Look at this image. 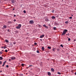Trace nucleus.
Instances as JSON below:
<instances>
[{
    "label": "nucleus",
    "mask_w": 76,
    "mask_h": 76,
    "mask_svg": "<svg viewBox=\"0 0 76 76\" xmlns=\"http://www.w3.org/2000/svg\"><path fill=\"white\" fill-rule=\"evenodd\" d=\"M21 24H20L18 25V26L16 27V28L17 29H19V28H21Z\"/></svg>",
    "instance_id": "1"
},
{
    "label": "nucleus",
    "mask_w": 76,
    "mask_h": 76,
    "mask_svg": "<svg viewBox=\"0 0 76 76\" xmlns=\"http://www.w3.org/2000/svg\"><path fill=\"white\" fill-rule=\"evenodd\" d=\"M29 23L30 24H33L34 23V22L33 20H31L29 21Z\"/></svg>",
    "instance_id": "2"
},
{
    "label": "nucleus",
    "mask_w": 76,
    "mask_h": 76,
    "mask_svg": "<svg viewBox=\"0 0 76 76\" xmlns=\"http://www.w3.org/2000/svg\"><path fill=\"white\" fill-rule=\"evenodd\" d=\"M45 36V35H44V34H42V35L40 36V38H43V37H44Z\"/></svg>",
    "instance_id": "3"
},
{
    "label": "nucleus",
    "mask_w": 76,
    "mask_h": 76,
    "mask_svg": "<svg viewBox=\"0 0 76 76\" xmlns=\"http://www.w3.org/2000/svg\"><path fill=\"white\" fill-rule=\"evenodd\" d=\"M66 33H65V32L64 31H63V33L61 34V35H64L65 34H66Z\"/></svg>",
    "instance_id": "4"
},
{
    "label": "nucleus",
    "mask_w": 76,
    "mask_h": 76,
    "mask_svg": "<svg viewBox=\"0 0 76 76\" xmlns=\"http://www.w3.org/2000/svg\"><path fill=\"white\" fill-rule=\"evenodd\" d=\"M11 1L13 4H15V1L14 0H11Z\"/></svg>",
    "instance_id": "5"
},
{
    "label": "nucleus",
    "mask_w": 76,
    "mask_h": 76,
    "mask_svg": "<svg viewBox=\"0 0 76 76\" xmlns=\"http://www.w3.org/2000/svg\"><path fill=\"white\" fill-rule=\"evenodd\" d=\"M6 63V61H5L4 63H3V64L2 65V66L4 67V64H5V63Z\"/></svg>",
    "instance_id": "6"
},
{
    "label": "nucleus",
    "mask_w": 76,
    "mask_h": 76,
    "mask_svg": "<svg viewBox=\"0 0 76 76\" xmlns=\"http://www.w3.org/2000/svg\"><path fill=\"white\" fill-rule=\"evenodd\" d=\"M12 60H15V59L16 58H15V57H11V58Z\"/></svg>",
    "instance_id": "7"
},
{
    "label": "nucleus",
    "mask_w": 76,
    "mask_h": 76,
    "mask_svg": "<svg viewBox=\"0 0 76 76\" xmlns=\"http://www.w3.org/2000/svg\"><path fill=\"white\" fill-rule=\"evenodd\" d=\"M45 20L46 22H48V21H49V20H48V19H45Z\"/></svg>",
    "instance_id": "8"
},
{
    "label": "nucleus",
    "mask_w": 76,
    "mask_h": 76,
    "mask_svg": "<svg viewBox=\"0 0 76 76\" xmlns=\"http://www.w3.org/2000/svg\"><path fill=\"white\" fill-rule=\"evenodd\" d=\"M52 18L53 20L55 19H56V17H55L54 16H52Z\"/></svg>",
    "instance_id": "9"
},
{
    "label": "nucleus",
    "mask_w": 76,
    "mask_h": 76,
    "mask_svg": "<svg viewBox=\"0 0 76 76\" xmlns=\"http://www.w3.org/2000/svg\"><path fill=\"white\" fill-rule=\"evenodd\" d=\"M42 51H44V50H45L44 47H42Z\"/></svg>",
    "instance_id": "10"
},
{
    "label": "nucleus",
    "mask_w": 76,
    "mask_h": 76,
    "mask_svg": "<svg viewBox=\"0 0 76 76\" xmlns=\"http://www.w3.org/2000/svg\"><path fill=\"white\" fill-rule=\"evenodd\" d=\"M51 70L52 72H54V69L53 68H51Z\"/></svg>",
    "instance_id": "11"
},
{
    "label": "nucleus",
    "mask_w": 76,
    "mask_h": 76,
    "mask_svg": "<svg viewBox=\"0 0 76 76\" xmlns=\"http://www.w3.org/2000/svg\"><path fill=\"white\" fill-rule=\"evenodd\" d=\"M55 25L56 26L58 25V24L57 23L55 22Z\"/></svg>",
    "instance_id": "12"
},
{
    "label": "nucleus",
    "mask_w": 76,
    "mask_h": 76,
    "mask_svg": "<svg viewBox=\"0 0 76 76\" xmlns=\"http://www.w3.org/2000/svg\"><path fill=\"white\" fill-rule=\"evenodd\" d=\"M48 75L49 76H51V73L50 72H48Z\"/></svg>",
    "instance_id": "13"
},
{
    "label": "nucleus",
    "mask_w": 76,
    "mask_h": 76,
    "mask_svg": "<svg viewBox=\"0 0 76 76\" xmlns=\"http://www.w3.org/2000/svg\"><path fill=\"white\" fill-rule=\"evenodd\" d=\"M64 32H65L66 33V32H67L68 31H67V30L65 29L64 30Z\"/></svg>",
    "instance_id": "14"
},
{
    "label": "nucleus",
    "mask_w": 76,
    "mask_h": 76,
    "mask_svg": "<svg viewBox=\"0 0 76 76\" xmlns=\"http://www.w3.org/2000/svg\"><path fill=\"white\" fill-rule=\"evenodd\" d=\"M38 26H39V28H41V26L39 24L38 25Z\"/></svg>",
    "instance_id": "15"
},
{
    "label": "nucleus",
    "mask_w": 76,
    "mask_h": 76,
    "mask_svg": "<svg viewBox=\"0 0 76 76\" xmlns=\"http://www.w3.org/2000/svg\"><path fill=\"white\" fill-rule=\"evenodd\" d=\"M3 57H1V56L0 57V60H3Z\"/></svg>",
    "instance_id": "16"
},
{
    "label": "nucleus",
    "mask_w": 76,
    "mask_h": 76,
    "mask_svg": "<svg viewBox=\"0 0 76 76\" xmlns=\"http://www.w3.org/2000/svg\"><path fill=\"white\" fill-rule=\"evenodd\" d=\"M8 23H12V21H8L7 22Z\"/></svg>",
    "instance_id": "17"
},
{
    "label": "nucleus",
    "mask_w": 76,
    "mask_h": 76,
    "mask_svg": "<svg viewBox=\"0 0 76 76\" xmlns=\"http://www.w3.org/2000/svg\"><path fill=\"white\" fill-rule=\"evenodd\" d=\"M56 50L58 51H60V49L58 48H56Z\"/></svg>",
    "instance_id": "18"
},
{
    "label": "nucleus",
    "mask_w": 76,
    "mask_h": 76,
    "mask_svg": "<svg viewBox=\"0 0 76 76\" xmlns=\"http://www.w3.org/2000/svg\"><path fill=\"white\" fill-rule=\"evenodd\" d=\"M3 27L4 28H7V26H6V25L4 26Z\"/></svg>",
    "instance_id": "19"
},
{
    "label": "nucleus",
    "mask_w": 76,
    "mask_h": 76,
    "mask_svg": "<svg viewBox=\"0 0 76 76\" xmlns=\"http://www.w3.org/2000/svg\"><path fill=\"white\" fill-rule=\"evenodd\" d=\"M5 42H7V43L9 42V41L7 39H6L5 40Z\"/></svg>",
    "instance_id": "20"
},
{
    "label": "nucleus",
    "mask_w": 76,
    "mask_h": 76,
    "mask_svg": "<svg viewBox=\"0 0 76 76\" xmlns=\"http://www.w3.org/2000/svg\"><path fill=\"white\" fill-rule=\"evenodd\" d=\"M56 29H57V28H56V27H53V29L54 30H56Z\"/></svg>",
    "instance_id": "21"
},
{
    "label": "nucleus",
    "mask_w": 76,
    "mask_h": 76,
    "mask_svg": "<svg viewBox=\"0 0 76 76\" xmlns=\"http://www.w3.org/2000/svg\"><path fill=\"white\" fill-rule=\"evenodd\" d=\"M70 34H69V33H67V34H66V35H67L68 36H69V35Z\"/></svg>",
    "instance_id": "22"
},
{
    "label": "nucleus",
    "mask_w": 76,
    "mask_h": 76,
    "mask_svg": "<svg viewBox=\"0 0 76 76\" xmlns=\"http://www.w3.org/2000/svg\"><path fill=\"white\" fill-rule=\"evenodd\" d=\"M19 76H23V74H20L19 75Z\"/></svg>",
    "instance_id": "23"
},
{
    "label": "nucleus",
    "mask_w": 76,
    "mask_h": 76,
    "mask_svg": "<svg viewBox=\"0 0 76 76\" xmlns=\"http://www.w3.org/2000/svg\"><path fill=\"white\" fill-rule=\"evenodd\" d=\"M48 49H50L51 48V47L50 46H48Z\"/></svg>",
    "instance_id": "24"
},
{
    "label": "nucleus",
    "mask_w": 76,
    "mask_h": 76,
    "mask_svg": "<svg viewBox=\"0 0 76 76\" xmlns=\"http://www.w3.org/2000/svg\"><path fill=\"white\" fill-rule=\"evenodd\" d=\"M53 51H55V49H54V48H53Z\"/></svg>",
    "instance_id": "25"
},
{
    "label": "nucleus",
    "mask_w": 76,
    "mask_h": 76,
    "mask_svg": "<svg viewBox=\"0 0 76 76\" xmlns=\"http://www.w3.org/2000/svg\"><path fill=\"white\" fill-rule=\"evenodd\" d=\"M54 11H55V10H53L52 11V13H54Z\"/></svg>",
    "instance_id": "26"
},
{
    "label": "nucleus",
    "mask_w": 76,
    "mask_h": 76,
    "mask_svg": "<svg viewBox=\"0 0 76 76\" xmlns=\"http://www.w3.org/2000/svg\"><path fill=\"white\" fill-rule=\"evenodd\" d=\"M60 46H61V47L62 48H63V45H62V44Z\"/></svg>",
    "instance_id": "27"
},
{
    "label": "nucleus",
    "mask_w": 76,
    "mask_h": 76,
    "mask_svg": "<svg viewBox=\"0 0 76 76\" xmlns=\"http://www.w3.org/2000/svg\"><path fill=\"white\" fill-rule=\"evenodd\" d=\"M23 12L24 13H26V11H25V10H24L23 11Z\"/></svg>",
    "instance_id": "28"
},
{
    "label": "nucleus",
    "mask_w": 76,
    "mask_h": 76,
    "mask_svg": "<svg viewBox=\"0 0 76 76\" xmlns=\"http://www.w3.org/2000/svg\"><path fill=\"white\" fill-rule=\"evenodd\" d=\"M37 53H39V50H37Z\"/></svg>",
    "instance_id": "29"
},
{
    "label": "nucleus",
    "mask_w": 76,
    "mask_h": 76,
    "mask_svg": "<svg viewBox=\"0 0 76 76\" xmlns=\"http://www.w3.org/2000/svg\"><path fill=\"white\" fill-rule=\"evenodd\" d=\"M58 75H61V73L59 72H58Z\"/></svg>",
    "instance_id": "30"
},
{
    "label": "nucleus",
    "mask_w": 76,
    "mask_h": 76,
    "mask_svg": "<svg viewBox=\"0 0 76 76\" xmlns=\"http://www.w3.org/2000/svg\"><path fill=\"white\" fill-rule=\"evenodd\" d=\"M45 27V28H46V29H48V26H46Z\"/></svg>",
    "instance_id": "31"
},
{
    "label": "nucleus",
    "mask_w": 76,
    "mask_h": 76,
    "mask_svg": "<svg viewBox=\"0 0 76 76\" xmlns=\"http://www.w3.org/2000/svg\"><path fill=\"white\" fill-rule=\"evenodd\" d=\"M2 53H3V52H0V54H2Z\"/></svg>",
    "instance_id": "32"
},
{
    "label": "nucleus",
    "mask_w": 76,
    "mask_h": 76,
    "mask_svg": "<svg viewBox=\"0 0 76 76\" xmlns=\"http://www.w3.org/2000/svg\"><path fill=\"white\" fill-rule=\"evenodd\" d=\"M21 66H24V64H21Z\"/></svg>",
    "instance_id": "33"
},
{
    "label": "nucleus",
    "mask_w": 76,
    "mask_h": 76,
    "mask_svg": "<svg viewBox=\"0 0 76 76\" xmlns=\"http://www.w3.org/2000/svg\"><path fill=\"white\" fill-rule=\"evenodd\" d=\"M70 40H71L70 38H68V41H70Z\"/></svg>",
    "instance_id": "34"
},
{
    "label": "nucleus",
    "mask_w": 76,
    "mask_h": 76,
    "mask_svg": "<svg viewBox=\"0 0 76 76\" xmlns=\"http://www.w3.org/2000/svg\"><path fill=\"white\" fill-rule=\"evenodd\" d=\"M5 52H6V53H7V50H5Z\"/></svg>",
    "instance_id": "35"
},
{
    "label": "nucleus",
    "mask_w": 76,
    "mask_h": 76,
    "mask_svg": "<svg viewBox=\"0 0 76 76\" xmlns=\"http://www.w3.org/2000/svg\"><path fill=\"white\" fill-rule=\"evenodd\" d=\"M23 6V4H21V5H20V7H22V6Z\"/></svg>",
    "instance_id": "36"
},
{
    "label": "nucleus",
    "mask_w": 76,
    "mask_h": 76,
    "mask_svg": "<svg viewBox=\"0 0 76 76\" xmlns=\"http://www.w3.org/2000/svg\"><path fill=\"white\" fill-rule=\"evenodd\" d=\"M69 23V21H66L65 22V23Z\"/></svg>",
    "instance_id": "37"
},
{
    "label": "nucleus",
    "mask_w": 76,
    "mask_h": 76,
    "mask_svg": "<svg viewBox=\"0 0 76 76\" xmlns=\"http://www.w3.org/2000/svg\"><path fill=\"white\" fill-rule=\"evenodd\" d=\"M3 48H4V49H5V48H6V47L4 46L3 47Z\"/></svg>",
    "instance_id": "38"
},
{
    "label": "nucleus",
    "mask_w": 76,
    "mask_h": 76,
    "mask_svg": "<svg viewBox=\"0 0 76 76\" xmlns=\"http://www.w3.org/2000/svg\"><path fill=\"white\" fill-rule=\"evenodd\" d=\"M69 19H72V17H69Z\"/></svg>",
    "instance_id": "39"
},
{
    "label": "nucleus",
    "mask_w": 76,
    "mask_h": 76,
    "mask_svg": "<svg viewBox=\"0 0 76 76\" xmlns=\"http://www.w3.org/2000/svg\"><path fill=\"white\" fill-rule=\"evenodd\" d=\"M2 64V62L1 61H0V64Z\"/></svg>",
    "instance_id": "40"
},
{
    "label": "nucleus",
    "mask_w": 76,
    "mask_h": 76,
    "mask_svg": "<svg viewBox=\"0 0 76 76\" xmlns=\"http://www.w3.org/2000/svg\"><path fill=\"white\" fill-rule=\"evenodd\" d=\"M13 21L14 22H16V19H14V20Z\"/></svg>",
    "instance_id": "41"
},
{
    "label": "nucleus",
    "mask_w": 76,
    "mask_h": 76,
    "mask_svg": "<svg viewBox=\"0 0 76 76\" xmlns=\"http://www.w3.org/2000/svg\"><path fill=\"white\" fill-rule=\"evenodd\" d=\"M31 66H32V65H30L29 66V67H31Z\"/></svg>",
    "instance_id": "42"
},
{
    "label": "nucleus",
    "mask_w": 76,
    "mask_h": 76,
    "mask_svg": "<svg viewBox=\"0 0 76 76\" xmlns=\"http://www.w3.org/2000/svg\"><path fill=\"white\" fill-rule=\"evenodd\" d=\"M6 67H7L8 68V67H9V66H8V65H7L6 66Z\"/></svg>",
    "instance_id": "43"
},
{
    "label": "nucleus",
    "mask_w": 76,
    "mask_h": 76,
    "mask_svg": "<svg viewBox=\"0 0 76 76\" xmlns=\"http://www.w3.org/2000/svg\"><path fill=\"white\" fill-rule=\"evenodd\" d=\"M13 44H14V45L15 44H16V42H13Z\"/></svg>",
    "instance_id": "44"
},
{
    "label": "nucleus",
    "mask_w": 76,
    "mask_h": 76,
    "mask_svg": "<svg viewBox=\"0 0 76 76\" xmlns=\"http://www.w3.org/2000/svg\"><path fill=\"white\" fill-rule=\"evenodd\" d=\"M10 45H11V46H12H12H13V45H12V43H11L10 44Z\"/></svg>",
    "instance_id": "45"
},
{
    "label": "nucleus",
    "mask_w": 76,
    "mask_h": 76,
    "mask_svg": "<svg viewBox=\"0 0 76 76\" xmlns=\"http://www.w3.org/2000/svg\"><path fill=\"white\" fill-rule=\"evenodd\" d=\"M34 45H37V43H34Z\"/></svg>",
    "instance_id": "46"
},
{
    "label": "nucleus",
    "mask_w": 76,
    "mask_h": 76,
    "mask_svg": "<svg viewBox=\"0 0 76 76\" xmlns=\"http://www.w3.org/2000/svg\"><path fill=\"white\" fill-rule=\"evenodd\" d=\"M43 26H44V27H45V26H46V25H44Z\"/></svg>",
    "instance_id": "47"
},
{
    "label": "nucleus",
    "mask_w": 76,
    "mask_h": 76,
    "mask_svg": "<svg viewBox=\"0 0 76 76\" xmlns=\"http://www.w3.org/2000/svg\"><path fill=\"white\" fill-rule=\"evenodd\" d=\"M45 19H48V17H45Z\"/></svg>",
    "instance_id": "48"
},
{
    "label": "nucleus",
    "mask_w": 76,
    "mask_h": 76,
    "mask_svg": "<svg viewBox=\"0 0 76 76\" xmlns=\"http://www.w3.org/2000/svg\"><path fill=\"white\" fill-rule=\"evenodd\" d=\"M8 32H10V30H9V29H8L7 30Z\"/></svg>",
    "instance_id": "49"
},
{
    "label": "nucleus",
    "mask_w": 76,
    "mask_h": 76,
    "mask_svg": "<svg viewBox=\"0 0 76 76\" xmlns=\"http://www.w3.org/2000/svg\"><path fill=\"white\" fill-rule=\"evenodd\" d=\"M9 61H11V59H9Z\"/></svg>",
    "instance_id": "50"
},
{
    "label": "nucleus",
    "mask_w": 76,
    "mask_h": 76,
    "mask_svg": "<svg viewBox=\"0 0 76 76\" xmlns=\"http://www.w3.org/2000/svg\"><path fill=\"white\" fill-rule=\"evenodd\" d=\"M76 41V39H75L74 40V41Z\"/></svg>",
    "instance_id": "51"
},
{
    "label": "nucleus",
    "mask_w": 76,
    "mask_h": 76,
    "mask_svg": "<svg viewBox=\"0 0 76 76\" xmlns=\"http://www.w3.org/2000/svg\"><path fill=\"white\" fill-rule=\"evenodd\" d=\"M14 17H16V15H14Z\"/></svg>",
    "instance_id": "52"
},
{
    "label": "nucleus",
    "mask_w": 76,
    "mask_h": 76,
    "mask_svg": "<svg viewBox=\"0 0 76 76\" xmlns=\"http://www.w3.org/2000/svg\"><path fill=\"white\" fill-rule=\"evenodd\" d=\"M12 10H15V8H13Z\"/></svg>",
    "instance_id": "53"
},
{
    "label": "nucleus",
    "mask_w": 76,
    "mask_h": 76,
    "mask_svg": "<svg viewBox=\"0 0 76 76\" xmlns=\"http://www.w3.org/2000/svg\"><path fill=\"white\" fill-rule=\"evenodd\" d=\"M0 73H1V72H2V71H0Z\"/></svg>",
    "instance_id": "54"
},
{
    "label": "nucleus",
    "mask_w": 76,
    "mask_h": 76,
    "mask_svg": "<svg viewBox=\"0 0 76 76\" xmlns=\"http://www.w3.org/2000/svg\"><path fill=\"white\" fill-rule=\"evenodd\" d=\"M75 75H76V72H75Z\"/></svg>",
    "instance_id": "55"
},
{
    "label": "nucleus",
    "mask_w": 76,
    "mask_h": 76,
    "mask_svg": "<svg viewBox=\"0 0 76 76\" xmlns=\"http://www.w3.org/2000/svg\"><path fill=\"white\" fill-rule=\"evenodd\" d=\"M40 41H42V39H40Z\"/></svg>",
    "instance_id": "56"
},
{
    "label": "nucleus",
    "mask_w": 76,
    "mask_h": 76,
    "mask_svg": "<svg viewBox=\"0 0 76 76\" xmlns=\"http://www.w3.org/2000/svg\"><path fill=\"white\" fill-rule=\"evenodd\" d=\"M1 48H3V47H1Z\"/></svg>",
    "instance_id": "57"
},
{
    "label": "nucleus",
    "mask_w": 76,
    "mask_h": 76,
    "mask_svg": "<svg viewBox=\"0 0 76 76\" xmlns=\"http://www.w3.org/2000/svg\"><path fill=\"white\" fill-rule=\"evenodd\" d=\"M54 49H55V50L56 49V48H54Z\"/></svg>",
    "instance_id": "58"
},
{
    "label": "nucleus",
    "mask_w": 76,
    "mask_h": 76,
    "mask_svg": "<svg viewBox=\"0 0 76 76\" xmlns=\"http://www.w3.org/2000/svg\"><path fill=\"white\" fill-rule=\"evenodd\" d=\"M72 16H73V15H72Z\"/></svg>",
    "instance_id": "59"
},
{
    "label": "nucleus",
    "mask_w": 76,
    "mask_h": 76,
    "mask_svg": "<svg viewBox=\"0 0 76 76\" xmlns=\"http://www.w3.org/2000/svg\"><path fill=\"white\" fill-rule=\"evenodd\" d=\"M2 51H4V50H3Z\"/></svg>",
    "instance_id": "60"
},
{
    "label": "nucleus",
    "mask_w": 76,
    "mask_h": 76,
    "mask_svg": "<svg viewBox=\"0 0 76 76\" xmlns=\"http://www.w3.org/2000/svg\"><path fill=\"white\" fill-rule=\"evenodd\" d=\"M62 1H63V0H62Z\"/></svg>",
    "instance_id": "61"
},
{
    "label": "nucleus",
    "mask_w": 76,
    "mask_h": 76,
    "mask_svg": "<svg viewBox=\"0 0 76 76\" xmlns=\"http://www.w3.org/2000/svg\"><path fill=\"white\" fill-rule=\"evenodd\" d=\"M69 38V37H67V38Z\"/></svg>",
    "instance_id": "62"
}]
</instances>
